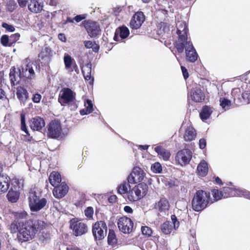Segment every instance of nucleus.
Masks as SVG:
<instances>
[{"label": "nucleus", "mask_w": 250, "mask_h": 250, "mask_svg": "<svg viewBox=\"0 0 250 250\" xmlns=\"http://www.w3.org/2000/svg\"><path fill=\"white\" fill-rule=\"evenodd\" d=\"M209 193L204 190L197 191L192 200V208L196 211H200L206 208L208 204L212 203Z\"/></svg>", "instance_id": "nucleus-1"}, {"label": "nucleus", "mask_w": 250, "mask_h": 250, "mask_svg": "<svg viewBox=\"0 0 250 250\" xmlns=\"http://www.w3.org/2000/svg\"><path fill=\"white\" fill-rule=\"evenodd\" d=\"M177 28L178 39L176 43V48L179 53H183V43L190 40L188 38V28L186 22L184 21H177Z\"/></svg>", "instance_id": "nucleus-2"}, {"label": "nucleus", "mask_w": 250, "mask_h": 250, "mask_svg": "<svg viewBox=\"0 0 250 250\" xmlns=\"http://www.w3.org/2000/svg\"><path fill=\"white\" fill-rule=\"evenodd\" d=\"M37 68L36 62L25 60L22 61V65L19 68L20 75L26 79H32L35 77V71Z\"/></svg>", "instance_id": "nucleus-3"}, {"label": "nucleus", "mask_w": 250, "mask_h": 250, "mask_svg": "<svg viewBox=\"0 0 250 250\" xmlns=\"http://www.w3.org/2000/svg\"><path fill=\"white\" fill-rule=\"evenodd\" d=\"M35 234L34 229L27 222L25 224L22 223L21 228H20L19 232L17 234V238L21 242H26L31 240Z\"/></svg>", "instance_id": "nucleus-4"}, {"label": "nucleus", "mask_w": 250, "mask_h": 250, "mask_svg": "<svg viewBox=\"0 0 250 250\" xmlns=\"http://www.w3.org/2000/svg\"><path fill=\"white\" fill-rule=\"evenodd\" d=\"M29 205L32 211H38L43 208L46 205L47 200L45 198L40 199L35 192H30L28 197Z\"/></svg>", "instance_id": "nucleus-5"}, {"label": "nucleus", "mask_w": 250, "mask_h": 250, "mask_svg": "<svg viewBox=\"0 0 250 250\" xmlns=\"http://www.w3.org/2000/svg\"><path fill=\"white\" fill-rule=\"evenodd\" d=\"M47 134L51 138H62L63 133L60 122L56 120L51 122L47 125Z\"/></svg>", "instance_id": "nucleus-6"}, {"label": "nucleus", "mask_w": 250, "mask_h": 250, "mask_svg": "<svg viewBox=\"0 0 250 250\" xmlns=\"http://www.w3.org/2000/svg\"><path fill=\"white\" fill-rule=\"evenodd\" d=\"M69 223L70 228L75 236H81L87 231L86 225L78 218H73L70 220Z\"/></svg>", "instance_id": "nucleus-7"}, {"label": "nucleus", "mask_w": 250, "mask_h": 250, "mask_svg": "<svg viewBox=\"0 0 250 250\" xmlns=\"http://www.w3.org/2000/svg\"><path fill=\"white\" fill-rule=\"evenodd\" d=\"M107 226L103 221L96 222L92 227V233L97 240H102L106 236Z\"/></svg>", "instance_id": "nucleus-8"}, {"label": "nucleus", "mask_w": 250, "mask_h": 250, "mask_svg": "<svg viewBox=\"0 0 250 250\" xmlns=\"http://www.w3.org/2000/svg\"><path fill=\"white\" fill-rule=\"evenodd\" d=\"M222 189L223 192V198H228L229 196H243L247 198L250 199V192L245 189L240 188L233 189L230 187H224Z\"/></svg>", "instance_id": "nucleus-9"}, {"label": "nucleus", "mask_w": 250, "mask_h": 250, "mask_svg": "<svg viewBox=\"0 0 250 250\" xmlns=\"http://www.w3.org/2000/svg\"><path fill=\"white\" fill-rule=\"evenodd\" d=\"M181 129L185 130L184 138L186 141H191L195 139L196 132L189 120H185L181 125Z\"/></svg>", "instance_id": "nucleus-10"}, {"label": "nucleus", "mask_w": 250, "mask_h": 250, "mask_svg": "<svg viewBox=\"0 0 250 250\" xmlns=\"http://www.w3.org/2000/svg\"><path fill=\"white\" fill-rule=\"evenodd\" d=\"M76 94L68 88H63L60 93L58 101L62 105L73 102Z\"/></svg>", "instance_id": "nucleus-11"}, {"label": "nucleus", "mask_w": 250, "mask_h": 250, "mask_svg": "<svg viewBox=\"0 0 250 250\" xmlns=\"http://www.w3.org/2000/svg\"><path fill=\"white\" fill-rule=\"evenodd\" d=\"M117 224L119 230L123 233L128 234L132 231L133 223L129 218L125 216L120 218Z\"/></svg>", "instance_id": "nucleus-12"}, {"label": "nucleus", "mask_w": 250, "mask_h": 250, "mask_svg": "<svg viewBox=\"0 0 250 250\" xmlns=\"http://www.w3.org/2000/svg\"><path fill=\"white\" fill-rule=\"evenodd\" d=\"M191 158V151L188 149H183L177 152L175 159L178 164L183 166L188 164Z\"/></svg>", "instance_id": "nucleus-13"}, {"label": "nucleus", "mask_w": 250, "mask_h": 250, "mask_svg": "<svg viewBox=\"0 0 250 250\" xmlns=\"http://www.w3.org/2000/svg\"><path fill=\"white\" fill-rule=\"evenodd\" d=\"M183 44V51L185 49L187 59L190 62H195L197 60L198 54L191 41H188Z\"/></svg>", "instance_id": "nucleus-14"}, {"label": "nucleus", "mask_w": 250, "mask_h": 250, "mask_svg": "<svg viewBox=\"0 0 250 250\" xmlns=\"http://www.w3.org/2000/svg\"><path fill=\"white\" fill-rule=\"evenodd\" d=\"M145 174L144 170L141 168L134 167L127 178L128 182L131 184L140 182L144 179Z\"/></svg>", "instance_id": "nucleus-15"}, {"label": "nucleus", "mask_w": 250, "mask_h": 250, "mask_svg": "<svg viewBox=\"0 0 250 250\" xmlns=\"http://www.w3.org/2000/svg\"><path fill=\"white\" fill-rule=\"evenodd\" d=\"M145 20V16L142 12L136 13L130 21V27L133 29H139L144 22Z\"/></svg>", "instance_id": "nucleus-16"}, {"label": "nucleus", "mask_w": 250, "mask_h": 250, "mask_svg": "<svg viewBox=\"0 0 250 250\" xmlns=\"http://www.w3.org/2000/svg\"><path fill=\"white\" fill-rule=\"evenodd\" d=\"M85 27L88 35L92 38L95 37L100 33V28L99 24L93 21H87Z\"/></svg>", "instance_id": "nucleus-17"}, {"label": "nucleus", "mask_w": 250, "mask_h": 250, "mask_svg": "<svg viewBox=\"0 0 250 250\" xmlns=\"http://www.w3.org/2000/svg\"><path fill=\"white\" fill-rule=\"evenodd\" d=\"M53 190V195L57 198H62L64 197L67 193L68 187L67 185L64 183H62L60 185L54 187Z\"/></svg>", "instance_id": "nucleus-18"}, {"label": "nucleus", "mask_w": 250, "mask_h": 250, "mask_svg": "<svg viewBox=\"0 0 250 250\" xmlns=\"http://www.w3.org/2000/svg\"><path fill=\"white\" fill-rule=\"evenodd\" d=\"M129 35L128 28L125 26H122L116 29L114 39L116 41L121 42L122 40L126 38Z\"/></svg>", "instance_id": "nucleus-19"}, {"label": "nucleus", "mask_w": 250, "mask_h": 250, "mask_svg": "<svg viewBox=\"0 0 250 250\" xmlns=\"http://www.w3.org/2000/svg\"><path fill=\"white\" fill-rule=\"evenodd\" d=\"M45 125L44 120L40 117L32 118L30 122V126L33 130L39 131Z\"/></svg>", "instance_id": "nucleus-20"}, {"label": "nucleus", "mask_w": 250, "mask_h": 250, "mask_svg": "<svg viewBox=\"0 0 250 250\" xmlns=\"http://www.w3.org/2000/svg\"><path fill=\"white\" fill-rule=\"evenodd\" d=\"M155 208L160 213L166 214L169 208V204L166 198H161L158 202L155 203Z\"/></svg>", "instance_id": "nucleus-21"}, {"label": "nucleus", "mask_w": 250, "mask_h": 250, "mask_svg": "<svg viewBox=\"0 0 250 250\" xmlns=\"http://www.w3.org/2000/svg\"><path fill=\"white\" fill-rule=\"evenodd\" d=\"M190 97L195 102H202L205 99V95L199 88H193L190 92Z\"/></svg>", "instance_id": "nucleus-22"}, {"label": "nucleus", "mask_w": 250, "mask_h": 250, "mask_svg": "<svg viewBox=\"0 0 250 250\" xmlns=\"http://www.w3.org/2000/svg\"><path fill=\"white\" fill-rule=\"evenodd\" d=\"M28 7L31 12L38 13L42 10L43 5L40 0H29Z\"/></svg>", "instance_id": "nucleus-23"}, {"label": "nucleus", "mask_w": 250, "mask_h": 250, "mask_svg": "<svg viewBox=\"0 0 250 250\" xmlns=\"http://www.w3.org/2000/svg\"><path fill=\"white\" fill-rule=\"evenodd\" d=\"M154 150L157 153L159 158L164 161H168L170 157L171 153L170 151L161 146H156L154 148Z\"/></svg>", "instance_id": "nucleus-24"}, {"label": "nucleus", "mask_w": 250, "mask_h": 250, "mask_svg": "<svg viewBox=\"0 0 250 250\" xmlns=\"http://www.w3.org/2000/svg\"><path fill=\"white\" fill-rule=\"evenodd\" d=\"M31 228L34 229V231L36 233L39 231H41L45 228L46 224L43 221L39 220H30L27 221Z\"/></svg>", "instance_id": "nucleus-25"}, {"label": "nucleus", "mask_w": 250, "mask_h": 250, "mask_svg": "<svg viewBox=\"0 0 250 250\" xmlns=\"http://www.w3.org/2000/svg\"><path fill=\"white\" fill-rule=\"evenodd\" d=\"M9 77L12 85H15L18 84L21 80V78H23L20 75V72H19V70L18 71H16L15 67H12L10 69Z\"/></svg>", "instance_id": "nucleus-26"}, {"label": "nucleus", "mask_w": 250, "mask_h": 250, "mask_svg": "<svg viewBox=\"0 0 250 250\" xmlns=\"http://www.w3.org/2000/svg\"><path fill=\"white\" fill-rule=\"evenodd\" d=\"M133 188L135 190V193L138 195L139 199L145 196L148 191V186L144 183L139 184Z\"/></svg>", "instance_id": "nucleus-27"}, {"label": "nucleus", "mask_w": 250, "mask_h": 250, "mask_svg": "<svg viewBox=\"0 0 250 250\" xmlns=\"http://www.w3.org/2000/svg\"><path fill=\"white\" fill-rule=\"evenodd\" d=\"M10 178L6 175L0 176V192H5L9 188L10 185Z\"/></svg>", "instance_id": "nucleus-28"}, {"label": "nucleus", "mask_w": 250, "mask_h": 250, "mask_svg": "<svg viewBox=\"0 0 250 250\" xmlns=\"http://www.w3.org/2000/svg\"><path fill=\"white\" fill-rule=\"evenodd\" d=\"M16 95L21 103H24L28 97V93L26 89L21 86L17 87Z\"/></svg>", "instance_id": "nucleus-29"}, {"label": "nucleus", "mask_w": 250, "mask_h": 250, "mask_svg": "<svg viewBox=\"0 0 250 250\" xmlns=\"http://www.w3.org/2000/svg\"><path fill=\"white\" fill-rule=\"evenodd\" d=\"M208 163L205 160H202L197 167L198 174L201 177H205L208 172Z\"/></svg>", "instance_id": "nucleus-30"}, {"label": "nucleus", "mask_w": 250, "mask_h": 250, "mask_svg": "<svg viewBox=\"0 0 250 250\" xmlns=\"http://www.w3.org/2000/svg\"><path fill=\"white\" fill-rule=\"evenodd\" d=\"M49 180L52 186L56 187L58 186L62 181L60 174L58 172H52L50 174Z\"/></svg>", "instance_id": "nucleus-31"}, {"label": "nucleus", "mask_w": 250, "mask_h": 250, "mask_svg": "<svg viewBox=\"0 0 250 250\" xmlns=\"http://www.w3.org/2000/svg\"><path fill=\"white\" fill-rule=\"evenodd\" d=\"M85 109L81 110L80 113L82 115H87L93 111V104L90 100H86L84 102Z\"/></svg>", "instance_id": "nucleus-32"}, {"label": "nucleus", "mask_w": 250, "mask_h": 250, "mask_svg": "<svg viewBox=\"0 0 250 250\" xmlns=\"http://www.w3.org/2000/svg\"><path fill=\"white\" fill-rule=\"evenodd\" d=\"M212 112L211 107L205 105L203 107L200 116L202 120H205L209 118Z\"/></svg>", "instance_id": "nucleus-33"}, {"label": "nucleus", "mask_w": 250, "mask_h": 250, "mask_svg": "<svg viewBox=\"0 0 250 250\" xmlns=\"http://www.w3.org/2000/svg\"><path fill=\"white\" fill-rule=\"evenodd\" d=\"M20 193L18 191L10 189L7 194V197L8 200L12 203H16L19 198Z\"/></svg>", "instance_id": "nucleus-34"}, {"label": "nucleus", "mask_w": 250, "mask_h": 250, "mask_svg": "<svg viewBox=\"0 0 250 250\" xmlns=\"http://www.w3.org/2000/svg\"><path fill=\"white\" fill-rule=\"evenodd\" d=\"M65 68L69 70L73 63H75L74 60L67 53H65L63 57Z\"/></svg>", "instance_id": "nucleus-35"}, {"label": "nucleus", "mask_w": 250, "mask_h": 250, "mask_svg": "<svg viewBox=\"0 0 250 250\" xmlns=\"http://www.w3.org/2000/svg\"><path fill=\"white\" fill-rule=\"evenodd\" d=\"M84 79L86 80H89L91 78V64L87 63L83 66L82 68Z\"/></svg>", "instance_id": "nucleus-36"}, {"label": "nucleus", "mask_w": 250, "mask_h": 250, "mask_svg": "<svg viewBox=\"0 0 250 250\" xmlns=\"http://www.w3.org/2000/svg\"><path fill=\"white\" fill-rule=\"evenodd\" d=\"M220 105L226 111L230 109L231 106V101L226 98H220L219 100Z\"/></svg>", "instance_id": "nucleus-37"}, {"label": "nucleus", "mask_w": 250, "mask_h": 250, "mask_svg": "<svg viewBox=\"0 0 250 250\" xmlns=\"http://www.w3.org/2000/svg\"><path fill=\"white\" fill-rule=\"evenodd\" d=\"M161 230L166 234L170 233L172 230V226L170 222L169 221H166L161 226Z\"/></svg>", "instance_id": "nucleus-38"}, {"label": "nucleus", "mask_w": 250, "mask_h": 250, "mask_svg": "<svg viewBox=\"0 0 250 250\" xmlns=\"http://www.w3.org/2000/svg\"><path fill=\"white\" fill-rule=\"evenodd\" d=\"M130 188V185L126 182H123L118 187V192L120 194L128 193V190Z\"/></svg>", "instance_id": "nucleus-39"}, {"label": "nucleus", "mask_w": 250, "mask_h": 250, "mask_svg": "<svg viewBox=\"0 0 250 250\" xmlns=\"http://www.w3.org/2000/svg\"><path fill=\"white\" fill-rule=\"evenodd\" d=\"M211 194L213 197V200H212L213 202L214 201L219 200L223 198V193L222 192L221 188L220 190L217 189H213L211 190Z\"/></svg>", "instance_id": "nucleus-40"}, {"label": "nucleus", "mask_w": 250, "mask_h": 250, "mask_svg": "<svg viewBox=\"0 0 250 250\" xmlns=\"http://www.w3.org/2000/svg\"><path fill=\"white\" fill-rule=\"evenodd\" d=\"M83 43L86 48H92L95 52H98L99 49V45L91 41H85Z\"/></svg>", "instance_id": "nucleus-41"}, {"label": "nucleus", "mask_w": 250, "mask_h": 250, "mask_svg": "<svg viewBox=\"0 0 250 250\" xmlns=\"http://www.w3.org/2000/svg\"><path fill=\"white\" fill-rule=\"evenodd\" d=\"M135 192L136 191L134 188L128 191L127 194V197L129 201L133 202L140 200L138 195L135 193Z\"/></svg>", "instance_id": "nucleus-42"}, {"label": "nucleus", "mask_w": 250, "mask_h": 250, "mask_svg": "<svg viewBox=\"0 0 250 250\" xmlns=\"http://www.w3.org/2000/svg\"><path fill=\"white\" fill-rule=\"evenodd\" d=\"M22 223L21 222H18L17 221H15L12 222L10 225V229L12 233H15L18 231L19 232V229L20 228H21Z\"/></svg>", "instance_id": "nucleus-43"}, {"label": "nucleus", "mask_w": 250, "mask_h": 250, "mask_svg": "<svg viewBox=\"0 0 250 250\" xmlns=\"http://www.w3.org/2000/svg\"><path fill=\"white\" fill-rule=\"evenodd\" d=\"M107 241L109 245H114L117 243V239L113 230H109L107 237Z\"/></svg>", "instance_id": "nucleus-44"}, {"label": "nucleus", "mask_w": 250, "mask_h": 250, "mask_svg": "<svg viewBox=\"0 0 250 250\" xmlns=\"http://www.w3.org/2000/svg\"><path fill=\"white\" fill-rule=\"evenodd\" d=\"M151 170L155 173H160L162 171V167L160 163L156 162L151 165Z\"/></svg>", "instance_id": "nucleus-45"}, {"label": "nucleus", "mask_w": 250, "mask_h": 250, "mask_svg": "<svg viewBox=\"0 0 250 250\" xmlns=\"http://www.w3.org/2000/svg\"><path fill=\"white\" fill-rule=\"evenodd\" d=\"M14 183V186L15 189H18L19 190L22 189L24 185L23 179H15Z\"/></svg>", "instance_id": "nucleus-46"}, {"label": "nucleus", "mask_w": 250, "mask_h": 250, "mask_svg": "<svg viewBox=\"0 0 250 250\" xmlns=\"http://www.w3.org/2000/svg\"><path fill=\"white\" fill-rule=\"evenodd\" d=\"M85 216L89 219H92L94 214V209L92 207H87L84 211Z\"/></svg>", "instance_id": "nucleus-47"}, {"label": "nucleus", "mask_w": 250, "mask_h": 250, "mask_svg": "<svg viewBox=\"0 0 250 250\" xmlns=\"http://www.w3.org/2000/svg\"><path fill=\"white\" fill-rule=\"evenodd\" d=\"M21 129L23 131L25 134H28V130L26 128L25 125V115L24 114L21 113Z\"/></svg>", "instance_id": "nucleus-48"}, {"label": "nucleus", "mask_w": 250, "mask_h": 250, "mask_svg": "<svg viewBox=\"0 0 250 250\" xmlns=\"http://www.w3.org/2000/svg\"><path fill=\"white\" fill-rule=\"evenodd\" d=\"M1 43L4 46H10V38L7 35H3L1 37Z\"/></svg>", "instance_id": "nucleus-49"}, {"label": "nucleus", "mask_w": 250, "mask_h": 250, "mask_svg": "<svg viewBox=\"0 0 250 250\" xmlns=\"http://www.w3.org/2000/svg\"><path fill=\"white\" fill-rule=\"evenodd\" d=\"M141 230L144 235H146L147 236H150L152 233L151 229L149 227L146 226L142 227Z\"/></svg>", "instance_id": "nucleus-50"}, {"label": "nucleus", "mask_w": 250, "mask_h": 250, "mask_svg": "<svg viewBox=\"0 0 250 250\" xmlns=\"http://www.w3.org/2000/svg\"><path fill=\"white\" fill-rule=\"evenodd\" d=\"M171 219L173 225V228L175 229L178 228L179 226V222L178 221L176 216L175 215H172L171 216Z\"/></svg>", "instance_id": "nucleus-51"}, {"label": "nucleus", "mask_w": 250, "mask_h": 250, "mask_svg": "<svg viewBox=\"0 0 250 250\" xmlns=\"http://www.w3.org/2000/svg\"><path fill=\"white\" fill-rule=\"evenodd\" d=\"M20 37V35L19 33H16L13 35H11L10 37V43H13L15 42L18 40H19Z\"/></svg>", "instance_id": "nucleus-52"}, {"label": "nucleus", "mask_w": 250, "mask_h": 250, "mask_svg": "<svg viewBox=\"0 0 250 250\" xmlns=\"http://www.w3.org/2000/svg\"><path fill=\"white\" fill-rule=\"evenodd\" d=\"M2 27L9 32H13L15 30V28L13 25L9 24L7 23H3L2 24Z\"/></svg>", "instance_id": "nucleus-53"}, {"label": "nucleus", "mask_w": 250, "mask_h": 250, "mask_svg": "<svg viewBox=\"0 0 250 250\" xmlns=\"http://www.w3.org/2000/svg\"><path fill=\"white\" fill-rule=\"evenodd\" d=\"M42 99V95L39 93L34 94L32 97V101L35 103H39Z\"/></svg>", "instance_id": "nucleus-54"}, {"label": "nucleus", "mask_w": 250, "mask_h": 250, "mask_svg": "<svg viewBox=\"0 0 250 250\" xmlns=\"http://www.w3.org/2000/svg\"><path fill=\"white\" fill-rule=\"evenodd\" d=\"M27 213L25 211H20L16 212V216L17 218L24 219L27 216Z\"/></svg>", "instance_id": "nucleus-55"}, {"label": "nucleus", "mask_w": 250, "mask_h": 250, "mask_svg": "<svg viewBox=\"0 0 250 250\" xmlns=\"http://www.w3.org/2000/svg\"><path fill=\"white\" fill-rule=\"evenodd\" d=\"M206 141L205 139L202 138L199 140V145L201 149H204L206 146Z\"/></svg>", "instance_id": "nucleus-56"}, {"label": "nucleus", "mask_w": 250, "mask_h": 250, "mask_svg": "<svg viewBox=\"0 0 250 250\" xmlns=\"http://www.w3.org/2000/svg\"><path fill=\"white\" fill-rule=\"evenodd\" d=\"M19 5L21 7H24L26 6L27 3L29 2V0H18Z\"/></svg>", "instance_id": "nucleus-57"}, {"label": "nucleus", "mask_w": 250, "mask_h": 250, "mask_svg": "<svg viewBox=\"0 0 250 250\" xmlns=\"http://www.w3.org/2000/svg\"><path fill=\"white\" fill-rule=\"evenodd\" d=\"M44 51L45 52L46 54L44 55V56H47L50 55V54L52 52V50L51 48H50L49 47H45L44 49H42V53H44Z\"/></svg>", "instance_id": "nucleus-58"}, {"label": "nucleus", "mask_w": 250, "mask_h": 250, "mask_svg": "<svg viewBox=\"0 0 250 250\" xmlns=\"http://www.w3.org/2000/svg\"><path fill=\"white\" fill-rule=\"evenodd\" d=\"M85 18H86V17L84 15H79L76 16L74 18V20L78 22L81 21L82 20L84 19Z\"/></svg>", "instance_id": "nucleus-59"}, {"label": "nucleus", "mask_w": 250, "mask_h": 250, "mask_svg": "<svg viewBox=\"0 0 250 250\" xmlns=\"http://www.w3.org/2000/svg\"><path fill=\"white\" fill-rule=\"evenodd\" d=\"M181 67L183 76L185 79H187L188 77V71L185 67L181 66Z\"/></svg>", "instance_id": "nucleus-60"}, {"label": "nucleus", "mask_w": 250, "mask_h": 250, "mask_svg": "<svg viewBox=\"0 0 250 250\" xmlns=\"http://www.w3.org/2000/svg\"><path fill=\"white\" fill-rule=\"evenodd\" d=\"M58 39L62 42H65L66 41V39L65 36L64 34L60 33L58 35Z\"/></svg>", "instance_id": "nucleus-61"}, {"label": "nucleus", "mask_w": 250, "mask_h": 250, "mask_svg": "<svg viewBox=\"0 0 250 250\" xmlns=\"http://www.w3.org/2000/svg\"><path fill=\"white\" fill-rule=\"evenodd\" d=\"M24 141L28 142L30 141L31 140V137L30 136V134L28 132V134H26L25 135H23V137L22 138Z\"/></svg>", "instance_id": "nucleus-62"}, {"label": "nucleus", "mask_w": 250, "mask_h": 250, "mask_svg": "<svg viewBox=\"0 0 250 250\" xmlns=\"http://www.w3.org/2000/svg\"><path fill=\"white\" fill-rule=\"evenodd\" d=\"M117 197L116 195H111L108 198L110 203H115L116 201Z\"/></svg>", "instance_id": "nucleus-63"}, {"label": "nucleus", "mask_w": 250, "mask_h": 250, "mask_svg": "<svg viewBox=\"0 0 250 250\" xmlns=\"http://www.w3.org/2000/svg\"><path fill=\"white\" fill-rule=\"evenodd\" d=\"M124 210L127 213H132V209L129 206H125L124 207Z\"/></svg>", "instance_id": "nucleus-64"}]
</instances>
